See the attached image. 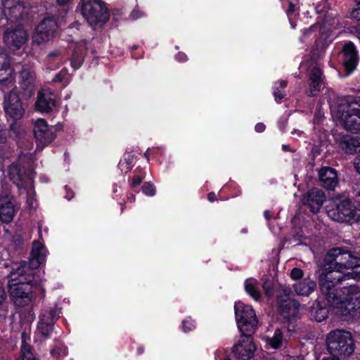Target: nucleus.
<instances>
[{
	"label": "nucleus",
	"instance_id": "f257e3e1",
	"mask_svg": "<svg viewBox=\"0 0 360 360\" xmlns=\"http://www.w3.org/2000/svg\"><path fill=\"white\" fill-rule=\"evenodd\" d=\"M339 20L337 18L333 17L332 13H328L323 20L321 27L318 29V26L314 25L309 28L303 30L302 34L300 38V41L305 42L309 39L316 38L315 48L312 53L311 63L309 70V91L308 95L314 96L319 92L323 85L322 71L316 63V60L324 51L327 44L328 39L331 41V32L338 28Z\"/></svg>",
	"mask_w": 360,
	"mask_h": 360
},
{
	"label": "nucleus",
	"instance_id": "f03ea898",
	"mask_svg": "<svg viewBox=\"0 0 360 360\" xmlns=\"http://www.w3.org/2000/svg\"><path fill=\"white\" fill-rule=\"evenodd\" d=\"M328 275L340 278L339 280L330 279L335 281L334 285L342 281L360 280V258L342 248L330 250L324 257L322 273L319 275L320 288L323 277Z\"/></svg>",
	"mask_w": 360,
	"mask_h": 360
},
{
	"label": "nucleus",
	"instance_id": "7ed1b4c3",
	"mask_svg": "<svg viewBox=\"0 0 360 360\" xmlns=\"http://www.w3.org/2000/svg\"><path fill=\"white\" fill-rule=\"evenodd\" d=\"M32 165H28L27 168L23 165V174L21 168L18 165L13 164L8 168V176L11 181L18 186L20 193H26V202L30 208H34L37 205L34 198L35 192L33 187V179L34 172L31 167Z\"/></svg>",
	"mask_w": 360,
	"mask_h": 360
},
{
	"label": "nucleus",
	"instance_id": "20e7f679",
	"mask_svg": "<svg viewBox=\"0 0 360 360\" xmlns=\"http://www.w3.org/2000/svg\"><path fill=\"white\" fill-rule=\"evenodd\" d=\"M327 349L329 354L347 358L354 350V342L349 332L344 330L330 331L326 337Z\"/></svg>",
	"mask_w": 360,
	"mask_h": 360
},
{
	"label": "nucleus",
	"instance_id": "39448f33",
	"mask_svg": "<svg viewBox=\"0 0 360 360\" xmlns=\"http://www.w3.org/2000/svg\"><path fill=\"white\" fill-rule=\"evenodd\" d=\"M80 5L82 14L90 25L101 27L109 20L108 9L102 0H81Z\"/></svg>",
	"mask_w": 360,
	"mask_h": 360
},
{
	"label": "nucleus",
	"instance_id": "423d86ee",
	"mask_svg": "<svg viewBox=\"0 0 360 360\" xmlns=\"http://www.w3.org/2000/svg\"><path fill=\"white\" fill-rule=\"evenodd\" d=\"M234 309L239 331L242 334L255 332L257 326V319L252 307L241 302H237Z\"/></svg>",
	"mask_w": 360,
	"mask_h": 360
},
{
	"label": "nucleus",
	"instance_id": "0eeeda50",
	"mask_svg": "<svg viewBox=\"0 0 360 360\" xmlns=\"http://www.w3.org/2000/svg\"><path fill=\"white\" fill-rule=\"evenodd\" d=\"M26 132L25 128L20 124L14 123L10 127V136L16 141L19 148H21L19 163L20 165L27 164L28 165H32L34 160V155L30 152L33 147V144L26 139Z\"/></svg>",
	"mask_w": 360,
	"mask_h": 360
},
{
	"label": "nucleus",
	"instance_id": "6e6552de",
	"mask_svg": "<svg viewBox=\"0 0 360 360\" xmlns=\"http://www.w3.org/2000/svg\"><path fill=\"white\" fill-rule=\"evenodd\" d=\"M356 209L349 199H344L336 203L335 207L328 210V217L333 221L348 223L359 220V216L356 213Z\"/></svg>",
	"mask_w": 360,
	"mask_h": 360
},
{
	"label": "nucleus",
	"instance_id": "1a4fd4ad",
	"mask_svg": "<svg viewBox=\"0 0 360 360\" xmlns=\"http://www.w3.org/2000/svg\"><path fill=\"white\" fill-rule=\"evenodd\" d=\"M1 6L5 20L11 22L26 18L30 9L24 0H1Z\"/></svg>",
	"mask_w": 360,
	"mask_h": 360
},
{
	"label": "nucleus",
	"instance_id": "9d476101",
	"mask_svg": "<svg viewBox=\"0 0 360 360\" xmlns=\"http://www.w3.org/2000/svg\"><path fill=\"white\" fill-rule=\"evenodd\" d=\"M58 24L53 17H46L37 26L32 37L34 43L41 44L53 39Z\"/></svg>",
	"mask_w": 360,
	"mask_h": 360
},
{
	"label": "nucleus",
	"instance_id": "9b49d317",
	"mask_svg": "<svg viewBox=\"0 0 360 360\" xmlns=\"http://www.w3.org/2000/svg\"><path fill=\"white\" fill-rule=\"evenodd\" d=\"M34 269L30 262H23L15 264L8 275V283L32 284L34 282Z\"/></svg>",
	"mask_w": 360,
	"mask_h": 360
},
{
	"label": "nucleus",
	"instance_id": "f8f14e48",
	"mask_svg": "<svg viewBox=\"0 0 360 360\" xmlns=\"http://www.w3.org/2000/svg\"><path fill=\"white\" fill-rule=\"evenodd\" d=\"M250 334H243L233 347L232 352L237 360H250L254 356L256 347Z\"/></svg>",
	"mask_w": 360,
	"mask_h": 360
},
{
	"label": "nucleus",
	"instance_id": "ddd939ff",
	"mask_svg": "<svg viewBox=\"0 0 360 360\" xmlns=\"http://www.w3.org/2000/svg\"><path fill=\"white\" fill-rule=\"evenodd\" d=\"M4 109L6 115L15 120L21 119L25 111L18 94L15 91H11L5 96Z\"/></svg>",
	"mask_w": 360,
	"mask_h": 360
},
{
	"label": "nucleus",
	"instance_id": "4468645a",
	"mask_svg": "<svg viewBox=\"0 0 360 360\" xmlns=\"http://www.w3.org/2000/svg\"><path fill=\"white\" fill-rule=\"evenodd\" d=\"M10 295L16 306L24 307L32 301V284L8 283Z\"/></svg>",
	"mask_w": 360,
	"mask_h": 360
},
{
	"label": "nucleus",
	"instance_id": "2eb2a0df",
	"mask_svg": "<svg viewBox=\"0 0 360 360\" xmlns=\"http://www.w3.org/2000/svg\"><path fill=\"white\" fill-rule=\"evenodd\" d=\"M27 39V31L20 25L7 29L4 36L5 44L13 51L20 49L25 44Z\"/></svg>",
	"mask_w": 360,
	"mask_h": 360
},
{
	"label": "nucleus",
	"instance_id": "dca6fc26",
	"mask_svg": "<svg viewBox=\"0 0 360 360\" xmlns=\"http://www.w3.org/2000/svg\"><path fill=\"white\" fill-rule=\"evenodd\" d=\"M359 110V106L340 107L336 112V117L345 129L356 131V129H360V124L357 123Z\"/></svg>",
	"mask_w": 360,
	"mask_h": 360
},
{
	"label": "nucleus",
	"instance_id": "f3484780",
	"mask_svg": "<svg viewBox=\"0 0 360 360\" xmlns=\"http://www.w3.org/2000/svg\"><path fill=\"white\" fill-rule=\"evenodd\" d=\"M60 312L56 308L42 311L39 316V321L37 324V333L44 338L50 335L53 330V326L60 316Z\"/></svg>",
	"mask_w": 360,
	"mask_h": 360
},
{
	"label": "nucleus",
	"instance_id": "a211bd4d",
	"mask_svg": "<svg viewBox=\"0 0 360 360\" xmlns=\"http://www.w3.org/2000/svg\"><path fill=\"white\" fill-rule=\"evenodd\" d=\"M34 135L39 144L37 149L39 150L51 143L55 139V135L51 128L49 127L47 122L44 119H38L34 124Z\"/></svg>",
	"mask_w": 360,
	"mask_h": 360
},
{
	"label": "nucleus",
	"instance_id": "6ab92c4d",
	"mask_svg": "<svg viewBox=\"0 0 360 360\" xmlns=\"http://www.w3.org/2000/svg\"><path fill=\"white\" fill-rule=\"evenodd\" d=\"M68 50L63 46L50 51L44 60L45 68L48 70L58 69L68 60Z\"/></svg>",
	"mask_w": 360,
	"mask_h": 360
},
{
	"label": "nucleus",
	"instance_id": "aec40b11",
	"mask_svg": "<svg viewBox=\"0 0 360 360\" xmlns=\"http://www.w3.org/2000/svg\"><path fill=\"white\" fill-rule=\"evenodd\" d=\"M15 74L10 64L8 55L0 48V84L8 85L15 82Z\"/></svg>",
	"mask_w": 360,
	"mask_h": 360
},
{
	"label": "nucleus",
	"instance_id": "412c9836",
	"mask_svg": "<svg viewBox=\"0 0 360 360\" xmlns=\"http://www.w3.org/2000/svg\"><path fill=\"white\" fill-rule=\"evenodd\" d=\"M56 107V96L48 89L39 91L35 108L41 112H49Z\"/></svg>",
	"mask_w": 360,
	"mask_h": 360
},
{
	"label": "nucleus",
	"instance_id": "4be33fe9",
	"mask_svg": "<svg viewBox=\"0 0 360 360\" xmlns=\"http://www.w3.org/2000/svg\"><path fill=\"white\" fill-rule=\"evenodd\" d=\"M359 56L354 44L352 41L345 44L342 49V63L347 74H350L356 68Z\"/></svg>",
	"mask_w": 360,
	"mask_h": 360
},
{
	"label": "nucleus",
	"instance_id": "5701e85b",
	"mask_svg": "<svg viewBox=\"0 0 360 360\" xmlns=\"http://www.w3.org/2000/svg\"><path fill=\"white\" fill-rule=\"evenodd\" d=\"M20 84L26 96H30L34 91L36 75L34 70L28 66H22L20 73Z\"/></svg>",
	"mask_w": 360,
	"mask_h": 360
},
{
	"label": "nucleus",
	"instance_id": "b1692460",
	"mask_svg": "<svg viewBox=\"0 0 360 360\" xmlns=\"http://www.w3.org/2000/svg\"><path fill=\"white\" fill-rule=\"evenodd\" d=\"M325 198L324 193L314 188L309 191L307 195L304 196L302 203L307 205L312 212L316 213L322 206Z\"/></svg>",
	"mask_w": 360,
	"mask_h": 360
},
{
	"label": "nucleus",
	"instance_id": "393cba45",
	"mask_svg": "<svg viewBox=\"0 0 360 360\" xmlns=\"http://www.w3.org/2000/svg\"><path fill=\"white\" fill-rule=\"evenodd\" d=\"M14 213V206L9 195L0 191V220L9 223L13 220Z\"/></svg>",
	"mask_w": 360,
	"mask_h": 360
},
{
	"label": "nucleus",
	"instance_id": "a878e982",
	"mask_svg": "<svg viewBox=\"0 0 360 360\" xmlns=\"http://www.w3.org/2000/svg\"><path fill=\"white\" fill-rule=\"evenodd\" d=\"M300 307L298 302L290 297L280 300L279 309L284 319H291L297 317L299 314Z\"/></svg>",
	"mask_w": 360,
	"mask_h": 360
},
{
	"label": "nucleus",
	"instance_id": "bb28decb",
	"mask_svg": "<svg viewBox=\"0 0 360 360\" xmlns=\"http://www.w3.org/2000/svg\"><path fill=\"white\" fill-rule=\"evenodd\" d=\"M319 176L321 185L328 190H334L338 184L336 171L330 167H323L319 170Z\"/></svg>",
	"mask_w": 360,
	"mask_h": 360
},
{
	"label": "nucleus",
	"instance_id": "cd10ccee",
	"mask_svg": "<svg viewBox=\"0 0 360 360\" xmlns=\"http://www.w3.org/2000/svg\"><path fill=\"white\" fill-rule=\"evenodd\" d=\"M47 250L44 245L38 240H34L30 259V265L33 269H37L46 259Z\"/></svg>",
	"mask_w": 360,
	"mask_h": 360
},
{
	"label": "nucleus",
	"instance_id": "c85d7f7f",
	"mask_svg": "<svg viewBox=\"0 0 360 360\" xmlns=\"http://www.w3.org/2000/svg\"><path fill=\"white\" fill-rule=\"evenodd\" d=\"M316 288V283L310 277L298 280L292 284V289L298 296L309 297Z\"/></svg>",
	"mask_w": 360,
	"mask_h": 360
},
{
	"label": "nucleus",
	"instance_id": "c756f323",
	"mask_svg": "<svg viewBox=\"0 0 360 360\" xmlns=\"http://www.w3.org/2000/svg\"><path fill=\"white\" fill-rule=\"evenodd\" d=\"M86 50V41H82L75 44L72 56L70 58V65L74 70L79 69L82 66Z\"/></svg>",
	"mask_w": 360,
	"mask_h": 360
},
{
	"label": "nucleus",
	"instance_id": "7c9ffc66",
	"mask_svg": "<svg viewBox=\"0 0 360 360\" xmlns=\"http://www.w3.org/2000/svg\"><path fill=\"white\" fill-rule=\"evenodd\" d=\"M340 147L346 153H354L360 152V137L345 136L340 142Z\"/></svg>",
	"mask_w": 360,
	"mask_h": 360
},
{
	"label": "nucleus",
	"instance_id": "2f4dec72",
	"mask_svg": "<svg viewBox=\"0 0 360 360\" xmlns=\"http://www.w3.org/2000/svg\"><path fill=\"white\" fill-rule=\"evenodd\" d=\"M262 340L267 347L274 349H281L286 342L283 332L280 329H276L272 336L262 337Z\"/></svg>",
	"mask_w": 360,
	"mask_h": 360
},
{
	"label": "nucleus",
	"instance_id": "473e14b6",
	"mask_svg": "<svg viewBox=\"0 0 360 360\" xmlns=\"http://www.w3.org/2000/svg\"><path fill=\"white\" fill-rule=\"evenodd\" d=\"M245 292L255 301H259L262 293L259 289L258 281L253 278H247L244 283Z\"/></svg>",
	"mask_w": 360,
	"mask_h": 360
},
{
	"label": "nucleus",
	"instance_id": "72a5a7b5",
	"mask_svg": "<svg viewBox=\"0 0 360 360\" xmlns=\"http://www.w3.org/2000/svg\"><path fill=\"white\" fill-rule=\"evenodd\" d=\"M310 314L317 322H321L327 319L328 309L323 307L320 302H315L311 307Z\"/></svg>",
	"mask_w": 360,
	"mask_h": 360
},
{
	"label": "nucleus",
	"instance_id": "f704fd0d",
	"mask_svg": "<svg viewBox=\"0 0 360 360\" xmlns=\"http://www.w3.org/2000/svg\"><path fill=\"white\" fill-rule=\"evenodd\" d=\"M7 130L0 126V157L4 158L10 153V146L7 142Z\"/></svg>",
	"mask_w": 360,
	"mask_h": 360
},
{
	"label": "nucleus",
	"instance_id": "c9c22d12",
	"mask_svg": "<svg viewBox=\"0 0 360 360\" xmlns=\"http://www.w3.org/2000/svg\"><path fill=\"white\" fill-rule=\"evenodd\" d=\"M286 85L287 82L284 80H281L274 84L273 87V93L276 102H279L285 96V94L281 89H284Z\"/></svg>",
	"mask_w": 360,
	"mask_h": 360
},
{
	"label": "nucleus",
	"instance_id": "e433bc0d",
	"mask_svg": "<svg viewBox=\"0 0 360 360\" xmlns=\"http://www.w3.org/2000/svg\"><path fill=\"white\" fill-rule=\"evenodd\" d=\"M21 355L22 360H37L32 353L30 347L26 345L24 341L21 346Z\"/></svg>",
	"mask_w": 360,
	"mask_h": 360
},
{
	"label": "nucleus",
	"instance_id": "4c0bfd02",
	"mask_svg": "<svg viewBox=\"0 0 360 360\" xmlns=\"http://www.w3.org/2000/svg\"><path fill=\"white\" fill-rule=\"evenodd\" d=\"M51 354L53 357L60 359L67 355V348L64 345L58 344L51 351Z\"/></svg>",
	"mask_w": 360,
	"mask_h": 360
},
{
	"label": "nucleus",
	"instance_id": "58836bf2",
	"mask_svg": "<svg viewBox=\"0 0 360 360\" xmlns=\"http://www.w3.org/2000/svg\"><path fill=\"white\" fill-rule=\"evenodd\" d=\"M263 290L267 297H271L273 295L274 291V285L273 283L270 280H265L262 283Z\"/></svg>",
	"mask_w": 360,
	"mask_h": 360
},
{
	"label": "nucleus",
	"instance_id": "ea45409f",
	"mask_svg": "<svg viewBox=\"0 0 360 360\" xmlns=\"http://www.w3.org/2000/svg\"><path fill=\"white\" fill-rule=\"evenodd\" d=\"M69 80V75L68 73L67 69H63L59 73H58L54 79H53V82H60L65 81V82H68Z\"/></svg>",
	"mask_w": 360,
	"mask_h": 360
},
{
	"label": "nucleus",
	"instance_id": "a19ab883",
	"mask_svg": "<svg viewBox=\"0 0 360 360\" xmlns=\"http://www.w3.org/2000/svg\"><path fill=\"white\" fill-rule=\"evenodd\" d=\"M142 191L148 196H153L155 193V186L150 183H145L142 186Z\"/></svg>",
	"mask_w": 360,
	"mask_h": 360
},
{
	"label": "nucleus",
	"instance_id": "79ce46f5",
	"mask_svg": "<svg viewBox=\"0 0 360 360\" xmlns=\"http://www.w3.org/2000/svg\"><path fill=\"white\" fill-rule=\"evenodd\" d=\"M303 275V271L299 268H293L290 272V277L295 282L298 280H302Z\"/></svg>",
	"mask_w": 360,
	"mask_h": 360
},
{
	"label": "nucleus",
	"instance_id": "37998d69",
	"mask_svg": "<svg viewBox=\"0 0 360 360\" xmlns=\"http://www.w3.org/2000/svg\"><path fill=\"white\" fill-rule=\"evenodd\" d=\"M195 325L193 321L190 319H186L182 321V329L184 332H189L193 330Z\"/></svg>",
	"mask_w": 360,
	"mask_h": 360
},
{
	"label": "nucleus",
	"instance_id": "c03bdc74",
	"mask_svg": "<svg viewBox=\"0 0 360 360\" xmlns=\"http://www.w3.org/2000/svg\"><path fill=\"white\" fill-rule=\"evenodd\" d=\"M145 15L144 12L141 11L139 7H136L134 8V10L131 12L129 15V18L131 20H137L139 18H141Z\"/></svg>",
	"mask_w": 360,
	"mask_h": 360
},
{
	"label": "nucleus",
	"instance_id": "a18cd8bd",
	"mask_svg": "<svg viewBox=\"0 0 360 360\" xmlns=\"http://www.w3.org/2000/svg\"><path fill=\"white\" fill-rule=\"evenodd\" d=\"M351 16L352 18L360 21V1L356 3V6L351 12Z\"/></svg>",
	"mask_w": 360,
	"mask_h": 360
},
{
	"label": "nucleus",
	"instance_id": "49530a36",
	"mask_svg": "<svg viewBox=\"0 0 360 360\" xmlns=\"http://www.w3.org/2000/svg\"><path fill=\"white\" fill-rule=\"evenodd\" d=\"M352 193L355 197L360 198V181H356L353 184Z\"/></svg>",
	"mask_w": 360,
	"mask_h": 360
},
{
	"label": "nucleus",
	"instance_id": "de8ad7c7",
	"mask_svg": "<svg viewBox=\"0 0 360 360\" xmlns=\"http://www.w3.org/2000/svg\"><path fill=\"white\" fill-rule=\"evenodd\" d=\"M288 115L281 117L278 122L279 128L282 131H283L285 129V124L288 121Z\"/></svg>",
	"mask_w": 360,
	"mask_h": 360
},
{
	"label": "nucleus",
	"instance_id": "09e8293b",
	"mask_svg": "<svg viewBox=\"0 0 360 360\" xmlns=\"http://www.w3.org/2000/svg\"><path fill=\"white\" fill-rule=\"evenodd\" d=\"M265 128L266 127L264 124L261 122L257 123L255 127V131L259 133L263 132L265 130Z\"/></svg>",
	"mask_w": 360,
	"mask_h": 360
},
{
	"label": "nucleus",
	"instance_id": "8fccbe9b",
	"mask_svg": "<svg viewBox=\"0 0 360 360\" xmlns=\"http://www.w3.org/2000/svg\"><path fill=\"white\" fill-rule=\"evenodd\" d=\"M354 165L356 172L360 174V155L357 156L354 161Z\"/></svg>",
	"mask_w": 360,
	"mask_h": 360
},
{
	"label": "nucleus",
	"instance_id": "3c124183",
	"mask_svg": "<svg viewBox=\"0 0 360 360\" xmlns=\"http://www.w3.org/2000/svg\"><path fill=\"white\" fill-rule=\"evenodd\" d=\"M340 359H344V358L341 356L330 354V356H324L322 359V360H340Z\"/></svg>",
	"mask_w": 360,
	"mask_h": 360
},
{
	"label": "nucleus",
	"instance_id": "603ef678",
	"mask_svg": "<svg viewBox=\"0 0 360 360\" xmlns=\"http://www.w3.org/2000/svg\"><path fill=\"white\" fill-rule=\"evenodd\" d=\"M141 181H142L141 177H140L139 176H134L132 180V184H131L132 186H136L139 185L141 183Z\"/></svg>",
	"mask_w": 360,
	"mask_h": 360
},
{
	"label": "nucleus",
	"instance_id": "864d4df0",
	"mask_svg": "<svg viewBox=\"0 0 360 360\" xmlns=\"http://www.w3.org/2000/svg\"><path fill=\"white\" fill-rule=\"evenodd\" d=\"M6 297V292L4 289L0 286V304L3 303Z\"/></svg>",
	"mask_w": 360,
	"mask_h": 360
},
{
	"label": "nucleus",
	"instance_id": "5fc2aeb1",
	"mask_svg": "<svg viewBox=\"0 0 360 360\" xmlns=\"http://www.w3.org/2000/svg\"><path fill=\"white\" fill-rule=\"evenodd\" d=\"M176 58L180 61V62H184V61H186V59H187V56L185 53H179L176 56Z\"/></svg>",
	"mask_w": 360,
	"mask_h": 360
},
{
	"label": "nucleus",
	"instance_id": "6e6d98bb",
	"mask_svg": "<svg viewBox=\"0 0 360 360\" xmlns=\"http://www.w3.org/2000/svg\"><path fill=\"white\" fill-rule=\"evenodd\" d=\"M294 11H295V6L291 2H290L289 7L286 11L288 16L290 18V16L294 13Z\"/></svg>",
	"mask_w": 360,
	"mask_h": 360
},
{
	"label": "nucleus",
	"instance_id": "4d7b16f0",
	"mask_svg": "<svg viewBox=\"0 0 360 360\" xmlns=\"http://www.w3.org/2000/svg\"><path fill=\"white\" fill-rule=\"evenodd\" d=\"M207 198L210 202H214L217 200L216 195L214 193H210L208 194Z\"/></svg>",
	"mask_w": 360,
	"mask_h": 360
},
{
	"label": "nucleus",
	"instance_id": "13d9d810",
	"mask_svg": "<svg viewBox=\"0 0 360 360\" xmlns=\"http://www.w3.org/2000/svg\"><path fill=\"white\" fill-rule=\"evenodd\" d=\"M264 216L266 219H269L271 217V212L269 210L264 211Z\"/></svg>",
	"mask_w": 360,
	"mask_h": 360
},
{
	"label": "nucleus",
	"instance_id": "bf43d9fd",
	"mask_svg": "<svg viewBox=\"0 0 360 360\" xmlns=\"http://www.w3.org/2000/svg\"><path fill=\"white\" fill-rule=\"evenodd\" d=\"M292 134H297L299 136H301L302 134H303V132L302 131H299V130H293L292 132H291Z\"/></svg>",
	"mask_w": 360,
	"mask_h": 360
},
{
	"label": "nucleus",
	"instance_id": "052dcab7",
	"mask_svg": "<svg viewBox=\"0 0 360 360\" xmlns=\"http://www.w3.org/2000/svg\"><path fill=\"white\" fill-rule=\"evenodd\" d=\"M149 150H150V148H148V150L144 153V156L147 159L148 162L149 161Z\"/></svg>",
	"mask_w": 360,
	"mask_h": 360
},
{
	"label": "nucleus",
	"instance_id": "680f3d73",
	"mask_svg": "<svg viewBox=\"0 0 360 360\" xmlns=\"http://www.w3.org/2000/svg\"><path fill=\"white\" fill-rule=\"evenodd\" d=\"M282 147H283V149L284 150H288V146H286V145H283V146H282Z\"/></svg>",
	"mask_w": 360,
	"mask_h": 360
},
{
	"label": "nucleus",
	"instance_id": "e2e57ef3",
	"mask_svg": "<svg viewBox=\"0 0 360 360\" xmlns=\"http://www.w3.org/2000/svg\"><path fill=\"white\" fill-rule=\"evenodd\" d=\"M291 26H292V28H295V25L294 24L291 23Z\"/></svg>",
	"mask_w": 360,
	"mask_h": 360
},
{
	"label": "nucleus",
	"instance_id": "0e129e2a",
	"mask_svg": "<svg viewBox=\"0 0 360 360\" xmlns=\"http://www.w3.org/2000/svg\"><path fill=\"white\" fill-rule=\"evenodd\" d=\"M131 160H133V158H129V161H131Z\"/></svg>",
	"mask_w": 360,
	"mask_h": 360
},
{
	"label": "nucleus",
	"instance_id": "69168bd1",
	"mask_svg": "<svg viewBox=\"0 0 360 360\" xmlns=\"http://www.w3.org/2000/svg\"><path fill=\"white\" fill-rule=\"evenodd\" d=\"M131 160H133V158H129V161H131Z\"/></svg>",
	"mask_w": 360,
	"mask_h": 360
},
{
	"label": "nucleus",
	"instance_id": "338daca9",
	"mask_svg": "<svg viewBox=\"0 0 360 360\" xmlns=\"http://www.w3.org/2000/svg\"><path fill=\"white\" fill-rule=\"evenodd\" d=\"M359 39H360V31H359Z\"/></svg>",
	"mask_w": 360,
	"mask_h": 360
},
{
	"label": "nucleus",
	"instance_id": "774afa93",
	"mask_svg": "<svg viewBox=\"0 0 360 360\" xmlns=\"http://www.w3.org/2000/svg\"><path fill=\"white\" fill-rule=\"evenodd\" d=\"M224 360H230V359H224Z\"/></svg>",
	"mask_w": 360,
	"mask_h": 360
}]
</instances>
